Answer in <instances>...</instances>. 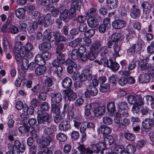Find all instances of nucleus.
<instances>
[{"label": "nucleus", "mask_w": 154, "mask_h": 154, "mask_svg": "<svg viewBox=\"0 0 154 154\" xmlns=\"http://www.w3.org/2000/svg\"><path fill=\"white\" fill-rule=\"evenodd\" d=\"M50 32L49 29H47L45 30L43 34V38L48 40L50 42L55 41L58 36V34Z\"/></svg>", "instance_id": "8"}, {"label": "nucleus", "mask_w": 154, "mask_h": 154, "mask_svg": "<svg viewBox=\"0 0 154 154\" xmlns=\"http://www.w3.org/2000/svg\"><path fill=\"white\" fill-rule=\"evenodd\" d=\"M119 109L118 111L119 112L122 111L128 110L129 107L128 103L125 102H119L118 104Z\"/></svg>", "instance_id": "32"}, {"label": "nucleus", "mask_w": 154, "mask_h": 154, "mask_svg": "<svg viewBox=\"0 0 154 154\" xmlns=\"http://www.w3.org/2000/svg\"><path fill=\"white\" fill-rule=\"evenodd\" d=\"M102 43L101 41L97 40L92 45L91 48L92 51H94L97 53L100 52L101 56L105 57L106 54V46H103L100 48L102 45Z\"/></svg>", "instance_id": "5"}, {"label": "nucleus", "mask_w": 154, "mask_h": 154, "mask_svg": "<svg viewBox=\"0 0 154 154\" xmlns=\"http://www.w3.org/2000/svg\"><path fill=\"white\" fill-rule=\"evenodd\" d=\"M65 116L64 112H62L61 114L56 115L54 118V122L57 123L61 121Z\"/></svg>", "instance_id": "45"}, {"label": "nucleus", "mask_w": 154, "mask_h": 154, "mask_svg": "<svg viewBox=\"0 0 154 154\" xmlns=\"http://www.w3.org/2000/svg\"><path fill=\"white\" fill-rule=\"evenodd\" d=\"M95 33V31L93 29H90L85 33H82L80 34L83 37H85L89 38L92 37Z\"/></svg>", "instance_id": "40"}, {"label": "nucleus", "mask_w": 154, "mask_h": 154, "mask_svg": "<svg viewBox=\"0 0 154 154\" xmlns=\"http://www.w3.org/2000/svg\"><path fill=\"white\" fill-rule=\"evenodd\" d=\"M64 48V45L62 43L59 44L57 46L56 49V55L57 56L56 58H58L59 59H64L63 54L60 51L63 50Z\"/></svg>", "instance_id": "23"}, {"label": "nucleus", "mask_w": 154, "mask_h": 154, "mask_svg": "<svg viewBox=\"0 0 154 154\" xmlns=\"http://www.w3.org/2000/svg\"><path fill=\"white\" fill-rule=\"evenodd\" d=\"M9 149L12 150L15 154H20V152H23L25 150V147L23 143H21L18 140H16L14 142V145L11 144L8 145Z\"/></svg>", "instance_id": "4"}, {"label": "nucleus", "mask_w": 154, "mask_h": 154, "mask_svg": "<svg viewBox=\"0 0 154 154\" xmlns=\"http://www.w3.org/2000/svg\"><path fill=\"white\" fill-rule=\"evenodd\" d=\"M86 123V121L81 122V124L79 125V128H75L78 129H79L80 132H86L87 131Z\"/></svg>", "instance_id": "48"}, {"label": "nucleus", "mask_w": 154, "mask_h": 154, "mask_svg": "<svg viewBox=\"0 0 154 154\" xmlns=\"http://www.w3.org/2000/svg\"><path fill=\"white\" fill-rule=\"evenodd\" d=\"M112 26L116 29H119L126 25V22L122 20L118 19L114 21L112 24Z\"/></svg>", "instance_id": "18"}, {"label": "nucleus", "mask_w": 154, "mask_h": 154, "mask_svg": "<svg viewBox=\"0 0 154 154\" xmlns=\"http://www.w3.org/2000/svg\"><path fill=\"white\" fill-rule=\"evenodd\" d=\"M143 13L148 16L152 10V5L151 2L149 1H144L141 4Z\"/></svg>", "instance_id": "9"}, {"label": "nucleus", "mask_w": 154, "mask_h": 154, "mask_svg": "<svg viewBox=\"0 0 154 154\" xmlns=\"http://www.w3.org/2000/svg\"><path fill=\"white\" fill-rule=\"evenodd\" d=\"M124 136L127 140L131 142L134 141L136 138L135 134L130 133H125Z\"/></svg>", "instance_id": "42"}, {"label": "nucleus", "mask_w": 154, "mask_h": 154, "mask_svg": "<svg viewBox=\"0 0 154 154\" xmlns=\"http://www.w3.org/2000/svg\"><path fill=\"white\" fill-rule=\"evenodd\" d=\"M23 112H26L28 115H32L34 112L33 107L32 106H28L26 103H24V107L23 108Z\"/></svg>", "instance_id": "31"}, {"label": "nucleus", "mask_w": 154, "mask_h": 154, "mask_svg": "<svg viewBox=\"0 0 154 154\" xmlns=\"http://www.w3.org/2000/svg\"><path fill=\"white\" fill-rule=\"evenodd\" d=\"M56 138L60 142H64L66 140L67 137L65 134L60 132L56 135Z\"/></svg>", "instance_id": "38"}, {"label": "nucleus", "mask_w": 154, "mask_h": 154, "mask_svg": "<svg viewBox=\"0 0 154 154\" xmlns=\"http://www.w3.org/2000/svg\"><path fill=\"white\" fill-rule=\"evenodd\" d=\"M146 103L148 105H151L154 104V98L152 96L147 95L146 97Z\"/></svg>", "instance_id": "63"}, {"label": "nucleus", "mask_w": 154, "mask_h": 154, "mask_svg": "<svg viewBox=\"0 0 154 154\" xmlns=\"http://www.w3.org/2000/svg\"><path fill=\"white\" fill-rule=\"evenodd\" d=\"M76 9H77L72 6H71V7L69 9V16H70L71 18L75 17L76 15Z\"/></svg>", "instance_id": "64"}, {"label": "nucleus", "mask_w": 154, "mask_h": 154, "mask_svg": "<svg viewBox=\"0 0 154 154\" xmlns=\"http://www.w3.org/2000/svg\"><path fill=\"white\" fill-rule=\"evenodd\" d=\"M51 99L52 103L58 104L62 101V97L60 93H54L51 95Z\"/></svg>", "instance_id": "17"}, {"label": "nucleus", "mask_w": 154, "mask_h": 154, "mask_svg": "<svg viewBox=\"0 0 154 154\" xmlns=\"http://www.w3.org/2000/svg\"><path fill=\"white\" fill-rule=\"evenodd\" d=\"M65 62L64 59L56 58L52 62L53 67L52 69L53 74L58 78L62 75L63 69L61 65Z\"/></svg>", "instance_id": "2"}, {"label": "nucleus", "mask_w": 154, "mask_h": 154, "mask_svg": "<svg viewBox=\"0 0 154 154\" xmlns=\"http://www.w3.org/2000/svg\"><path fill=\"white\" fill-rule=\"evenodd\" d=\"M150 80V76L146 73L140 74L138 76L137 82L139 83H146L149 82Z\"/></svg>", "instance_id": "15"}, {"label": "nucleus", "mask_w": 154, "mask_h": 154, "mask_svg": "<svg viewBox=\"0 0 154 154\" xmlns=\"http://www.w3.org/2000/svg\"><path fill=\"white\" fill-rule=\"evenodd\" d=\"M130 122L129 119L126 118H124L122 120H121V123L119 125L121 127L122 126V128L124 129L126 127L127 125H129Z\"/></svg>", "instance_id": "46"}, {"label": "nucleus", "mask_w": 154, "mask_h": 154, "mask_svg": "<svg viewBox=\"0 0 154 154\" xmlns=\"http://www.w3.org/2000/svg\"><path fill=\"white\" fill-rule=\"evenodd\" d=\"M56 131V126L51 125L49 127H47L45 128L44 133L47 135L48 137L53 138L55 137L54 133Z\"/></svg>", "instance_id": "11"}, {"label": "nucleus", "mask_w": 154, "mask_h": 154, "mask_svg": "<svg viewBox=\"0 0 154 154\" xmlns=\"http://www.w3.org/2000/svg\"><path fill=\"white\" fill-rule=\"evenodd\" d=\"M27 26V24L26 23L23 22L19 23L18 26L19 31L22 33L26 32Z\"/></svg>", "instance_id": "58"}, {"label": "nucleus", "mask_w": 154, "mask_h": 154, "mask_svg": "<svg viewBox=\"0 0 154 154\" xmlns=\"http://www.w3.org/2000/svg\"><path fill=\"white\" fill-rule=\"evenodd\" d=\"M51 116L47 112L43 113L41 110L37 112V120L38 123L43 126L48 125L51 121Z\"/></svg>", "instance_id": "1"}, {"label": "nucleus", "mask_w": 154, "mask_h": 154, "mask_svg": "<svg viewBox=\"0 0 154 154\" xmlns=\"http://www.w3.org/2000/svg\"><path fill=\"white\" fill-rule=\"evenodd\" d=\"M51 15L50 14H47L44 17L45 20V24H44V27H47L48 26L51 20Z\"/></svg>", "instance_id": "59"}, {"label": "nucleus", "mask_w": 154, "mask_h": 154, "mask_svg": "<svg viewBox=\"0 0 154 154\" xmlns=\"http://www.w3.org/2000/svg\"><path fill=\"white\" fill-rule=\"evenodd\" d=\"M138 67L142 71H146L151 67V64L147 63L146 60H141L139 61L137 63Z\"/></svg>", "instance_id": "19"}, {"label": "nucleus", "mask_w": 154, "mask_h": 154, "mask_svg": "<svg viewBox=\"0 0 154 154\" xmlns=\"http://www.w3.org/2000/svg\"><path fill=\"white\" fill-rule=\"evenodd\" d=\"M80 54L78 52V49H74L72 51L71 54V57L72 60H75L79 58L80 57Z\"/></svg>", "instance_id": "44"}, {"label": "nucleus", "mask_w": 154, "mask_h": 154, "mask_svg": "<svg viewBox=\"0 0 154 154\" xmlns=\"http://www.w3.org/2000/svg\"><path fill=\"white\" fill-rule=\"evenodd\" d=\"M52 139L51 138L47 137H44L41 140L40 145L41 150L45 148V147H47V146L50 145Z\"/></svg>", "instance_id": "22"}, {"label": "nucleus", "mask_w": 154, "mask_h": 154, "mask_svg": "<svg viewBox=\"0 0 154 154\" xmlns=\"http://www.w3.org/2000/svg\"><path fill=\"white\" fill-rule=\"evenodd\" d=\"M41 86L39 84H37L35 85L31 90L33 93L35 94H37L38 93H39L41 91Z\"/></svg>", "instance_id": "53"}, {"label": "nucleus", "mask_w": 154, "mask_h": 154, "mask_svg": "<svg viewBox=\"0 0 154 154\" xmlns=\"http://www.w3.org/2000/svg\"><path fill=\"white\" fill-rule=\"evenodd\" d=\"M51 45L50 43L45 42L39 45L38 48L41 51H48L51 49Z\"/></svg>", "instance_id": "26"}, {"label": "nucleus", "mask_w": 154, "mask_h": 154, "mask_svg": "<svg viewBox=\"0 0 154 154\" xmlns=\"http://www.w3.org/2000/svg\"><path fill=\"white\" fill-rule=\"evenodd\" d=\"M26 11L22 8H20L17 9L15 11L16 17L20 19H23L25 17Z\"/></svg>", "instance_id": "27"}, {"label": "nucleus", "mask_w": 154, "mask_h": 154, "mask_svg": "<svg viewBox=\"0 0 154 154\" xmlns=\"http://www.w3.org/2000/svg\"><path fill=\"white\" fill-rule=\"evenodd\" d=\"M35 61L36 63L38 65H45L46 62L43 59L42 54H37L35 58Z\"/></svg>", "instance_id": "35"}, {"label": "nucleus", "mask_w": 154, "mask_h": 154, "mask_svg": "<svg viewBox=\"0 0 154 154\" xmlns=\"http://www.w3.org/2000/svg\"><path fill=\"white\" fill-rule=\"evenodd\" d=\"M80 42H82L83 45L89 46L91 44V41L90 39L87 37H83L82 35H80Z\"/></svg>", "instance_id": "37"}, {"label": "nucleus", "mask_w": 154, "mask_h": 154, "mask_svg": "<svg viewBox=\"0 0 154 154\" xmlns=\"http://www.w3.org/2000/svg\"><path fill=\"white\" fill-rule=\"evenodd\" d=\"M58 128L61 131H67L71 128L70 122L68 121H63L59 124Z\"/></svg>", "instance_id": "20"}, {"label": "nucleus", "mask_w": 154, "mask_h": 154, "mask_svg": "<svg viewBox=\"0 0 154 154\" xmlns=\"http://www.w3.org/2000/svg\"><path fill=\"white\" fill-rule=\"evenodd\" d=\"M137 66V62L134 59L130 61L128 64L127 68L129 70H131L134 69Z\"/></svg>", "instance_id": "60"}, {"label": "nucleus", "mask_w": 154, "mask_h": 154, "mask_svg": "<svg viewBox=\"0 0 154 154\" xmlns=\"http://www.w3.org/2000/svg\"><path fill=\"white\" fill-rule=\"evenodd\" d=\"M142 106L138 104H134L132 108V111L133 114H138L140 112Z\"/></svg>", "instance_id": "51"}, {"label": "nucleus", "mask_w": 154, "mask_h": 154, "mask_svg": "<svg viewBox=\"0 0 154 154\" xmlns=\"http://www.w3.org/2000/svg\"><path fill=\"white\" fill-rule=\"evenodd\" d=\"M92 108V105L90 104H88L86 105L85 108L84 114L86 116H89L91 115V110Z\"/></svg>", "instance_id": "56"}, {"label": "nucleus", "mask_w": 154, "mask_h": 154, "mask_svg": "<svg viewBox=\"0 0 154 154\" xmlns=\"http://www.w3.org/2000/svg\"><path fill=\"white\" fill-rule=\"evenodd\" d=\"M66 95L68 97V100L70 101H74L77 98V95L76 93L70 90H67L65 91Z\"/></svg>", "instance_id": "24"}, {"label": "nucleus", "mask_w": 154, "mask_h": 154, "mask_svg": "<svg viewBox=\"0 0 154 154\" xmlns=\"http://www.w3.org/2000/svg\"><path fill=\"white\" fill-rule=\"evenodd\" d=\"M137 97L135 96L130 95H129L127 97V100L128 103L134 105V104H136L137 101Z\"/></svg>", "instance_id": "50"}, {"label": "nucleus", "mask_w": 154, "mask_h": 154, "mask_svg": "<svg viewBox=\"0 0 154 154\" xmlns=\"http://www.w3.org/2000/svg\"><path fill=\"white\" fill-rule=\"evenodd\" d=\"M137 101L136 104L141 106H143L144 104L143 97L140 95H137Z\"/></svg>", "instance_id": "54"}, {"label": "nucleus", "mask_w": 154, "mask_h": 154, "mask_svg": "<svg viewBox=\"0 0 154 154\" xmlns=\"http://www.w3.org/2000/svg\"><path fill=\"white\" fill-rule=\"evenodd\" d=\"M72 154H85V147L80 145L75 149L72 150Z\"/></svg>", "instance_id": "33"}, {"label": "nucleus", "mask_w": 154, "mask_h": 154, "mask_svg": "<svg viewBox=\"0 0 154 154\" xmlns=\"http://www.w3.org/2000/svg\"><path fill=\"white\" fill-rule=\"evenodd\" d=\"M114 57H110L106 61V67L109 68L112 71L116 72L118 71L120 68V65L116 62Z\"/></svg>", "instance_id": "7"}, {"label": "nucleus", "mask_w": 154, "mask_h": 154, "mask_svg": "<svg viewBox=\"0 0 154 154\" xmlns=\"http://www.w3.org/2000/svg\"><path fill=\"white\" fill-rule=\"evenodd\" d=\"M98 53L94 51H92V49L90 48V51L88 52L87 54L88 59L91 60L95 59Z\"/></svg>", "instance_id": "43"}, {"label": "nucleus", "mask_w": 154, "mask_h": 154, "mask_svg": "<svg viewBox=\"0 0 154 154\" xmlns=\"http://www.w3.org/2000/svg\"><path fill=\"white\" fill-rule=\"evenodd\" d=\"M80 38L76 39L69 43V45L72 48H75L80 46Z\"/></svg>", "instance_id": "55"}, {"label": "nucleus", "mask_w": 154, "mask_h": 154, "mask_svg": "<svg viewBox=\"0 0 154 154\" xmlns=\"http://www.w3.org/2000/svg\"><path fill=\"white\" fill-rule=\"evenodd\" d=\"M87 23L88 26L91 27H95L98 24L97 20L92 17L88 18L87 20Z\"/></svg>", "instance_id": "34"}, {"label": "nucleus", "mask_w": 154, "mask_h": 154, "mask_svg": "<svg viewBox=\"0 0 154 154\" xmlns=\"http://www.w3.org/2000/svg\"><path fill=\"white\" fill-rule=\"evenodd\" d=\"M123 38L122 34L120 33H115L111 36V39L112 41L116 42L118 41H121Z\"/></svg>", "instance_id": "36"}, {"label": "nucleus", "mask_w": 154, "mask_h": 154, "mask_svg": "<svg viewBox=\"0 0 154 154\" xmlns=\"http://www.w3.org/2000/svg\"><path fill=\"white\" fill-rule=\"evenodd\" d=\"M44 65H39L35 69V73L37 76H40L44 74L46 70V67Z\"/></svg>", "instance_id": "25"}, {"label": "nucleus", "mask_w": 154, "mask_h": 154, "mask_svg": "<svg viewBox=\"0 0 154 154\" xmlns=\"http://www.w3.org/2000/svg\"><path fill=\"white\" fill-rule=\"evenodd\" d=\"M57 104L51 103V112L53 113H58L60 112V109L59 105H57Z\"/></svg>", "instance_id": "41"}, {"label": "nucleus", "mask_w": 154, "mask_h": 154, "mask_svg": "<svg viewBox=\"0 0 154 154\" xmlns=\"http://www.w3.org/2000/svg\"><path fill=\"white\" fill-rule=\"evenodd\" d=\"M60 16V18L62 20H64L66 19L67 17H68V18H71L70 16H69L68 11L67 9H65L62 12Z\"/></svg>", "instance_id": "62"}, {"label": "nucleus", "mask_w": 154, "mask_h": 154, "mask_svg": "<svg viewBox=\"0 0 154 154\" xmlns=\"http://www.w3.org/2000/svg\"><path fill=\"white\" fill-rule=\"evenodd\" d=\"M67 117L69 120H73L74 126L75 128H79L81 122H84V118L79 112L76 113L75 115H73V113H68Z\"/></svg>", "instance_id": "3"}, {"label": "nucleus", "mask_w": 154, "mask_h": 154, "mask_svg": "<svg viewBox=\"0 0 154 154\" xmlns=\"http://www.w3.org/2000/svg\"><path fill=\"white\" fill-rule=\"evenodd\" d=\"M9 32L12 34H15L19 32V29L17 26L12 25L9 28Z\"/></svg>", "instance_id": "57"}, {"label": "nucleus", "mask_w": 154, "mask_h": 154, "mask_svg": "<svg viewBox=\"0 0 154 154\" xmlns=\"http://www.w3.org/2000/svg\"><path fill=\"white\" fill-rule=\"evenodd\" d=\"M103 142H100L98 143L92 144L91 146L92 149L94 152H100L102 149L101 154H106V144L105 141Z\"/></svg>", "instance_id": "6"}, {"label": "nucleus", "mask_w": 154, "mask_h": 154, "mask_svg": "<svg viewBox=\"0 0 154 154\" xmlns=\"http://www.w3.org/2000/svg\"><path fill=\"white\" fill-rule=\"evenodd\" d=\"M106 109L108 110V112L109 114V112L110 116L112 115L113 113L116 110V107L114 103L111 102L108 103L106 106Z\"/></svg>", "instance_id": "30"}, {"label": "nucleus", "mask_w": 154, "mask_h": 154, "mask_svg": "<svg viewBox=\"0 0 154 154\" xmlns=\"http://www.w3.org/2000/svg\"><path fill=\"white\" fill-rule=\"evenodd\" d=\"M153 123V119L146 118L142 122V126L143 128L145 129H152Z\"/></svg>", "instance_id": "13"}, {"label": "nucleus", "mask_w": 154, "mask_h": 154, "mask_svg": "<svg viewBox=\"0 0 154 154\" xmlns=\"http://www.w3.org/2000/svg\"><path fill=\"white\" fill-rule=\"evenodd\" d=\"M98 93V90L95 87L90 85L89 87V89L85 92V97L87 98H90L92 96L96 95Z\"/></svg>", "instance_id": "14"}, {"label": "nucleus", "mask_w": 154, "mask_h": 154, "mask_svg": "<svg viewBox=\"0 0 154 154\" xmlns=\"http://www.w3.org/2000/svg\"><path fill=\"white\" fill-rule=\"evenodd\" d=\"M2 45L4 49V51L6 52L8 49L9 48V43L7 38L6 37L3 38L2 40Z\"/></svg>", "instance_id": "47"}, {"label": "nucleus", "mask_w": 154, "mask_h": 154, "mask_svg": "<svg viewBox=\"0 0 154 154\" xmlns=\"http://www.w3.org/2000/svg\"><path fill=\"white\" fill-rule=\"evenodd\" d=\"M143 43V40L141 39H139L136 44H132V46L134 49V50L136 54H141L143 49L142 46Z\"/></svg>", "instance_id": "12"}, {"label": "nucleus", "mask_w": 154, "mask_h": 154, "mask_svg": "<svg viewBox=\"0 0 154 154\" xmlns=\"http://www.w3.org/2000/svg\"><path fill=\"white\" fill-rule=\"evenodd\" d=\"M42 90L44 91L39 93L38 98L42 100H45L47 97V93L49 91H52V88H48L45 86H43L42 88Z\"/></svg>", "instance_id": "16"}, {"label": "nucleus", "mask_w": 154, "mask_h": 154, "mask_svg": "<svg viewBox=\"0 0 154 154\" xmlns=\"http://www.w3.org/2000/svg\"><path fill=\"white\" fill-rule=\"evenodd\" d=\"M63 106L64 112H67L69 111H72L74 108V105L72 103H71L69 100H66Z\"/></svg>", "instance_id": "29"}, {"label": "nucleus", "mask_w": 154, "mask_h": 154, "mask_svg": "<svg viewBox=\"0 0 154 154\" xmlns=\"http://www.w3.org/2000/svg\"><path fill=\"white\" fill-rule=\"evenodd\" d=\"M97 14V12L94 8H92L88 10L87 12V15L88 16L92 18L96 16Z\"/></svg>", "instance_id": "49"}, {"label": "nucleus", "mask_w": 154, "mask_h": 154, "mask_svg": "<svg viewBox=\"0 0 154 154\" xmlns=\"http://www.w3.org/2000/svg\"><path fill=\"white\" fill-rule=\"evenodd\" d=\"M93 112L95 116H98L102 115L105 112V106H97L93 108Z\"/></svg>", "instance_id": "21"}, {"label": "nucleus", "mask_w": 154, "mask_h": 154, "mask_svg": "<svg viewBox=\"0 0 154 154\" xmlns=\"http://www.w3.org/2000/svg\"><path fill=\"white\" fill-rule=\"evenodd\" d=\"M136 5H132L131 8L130 16L133 19L139 18L141 16V11L138 8H136Z\"/></svg>", "instance_id": "10"}, {"label": "nucleus", "mask_w": 154, "mask_h": 154, "mask_svg": "<svg viewBox=\"0 0 154 154\" xmlns=\"http://www.w3.org/2000/svg\"><path fill=\"white\" fill-rule=\"evenodd\" d=\"M72 79L69 77H66L63 79L62 82V86L66 89L69 88L72 85Z\"/></svg>", "instance_id": "28"}, {"label": "nucleus", "mask_w": 154, "mask_h": 154, "mask_svg": "<svg viewBox=\"0 0 154 154\" xmlns=\"http://www.w3.org/2000/svg\"><path fill=\"white\" fill-rule=\"evenodd\" d=\"M14 57L17 61H20L22 58L24 57L21 56V54L19 52V50H15L14 51Z\"/></svg>", "instance_id": "52"}, {"label": "nucleus", "mask_w": 154, "mask_h": 154, "mask_svg": "<svg viewBox=\"0 0 154 154\" xmlns=\"http://www.w3.org/2000/svg\"><path fill=\"white\" fill-rule=\"evenodd\" d=\"M126 150L130 154L134 153L136 151V148L134 145L128 144L126 147Z\"/></svg>", "instance_id": "39"}, {"label": "nucleus", "mask_w": 154, "mask_h": 154, "mask_svg": "<svg viewBox=\"0 0 154 154\" xmlns=\"http://www.w3.org/2000/svg\"><path fill=\"white\" fill-rule=\"evenodd\" d=\"M14 121L13 119V116L12 115H9L8 117V126L10 128H12L13 127Z\"/></svg>", "instance_id": "61"}]
</instances>
